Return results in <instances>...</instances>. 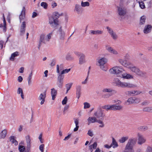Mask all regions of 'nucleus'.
I'll return each mask as SVG.
<instances>
[{"mask_svg": "<svg viewBox=\"0 0 152 152\" xmlns=\"http://www.w3.org/2000/svg\"><path fill=\"white\" fill-rule=\"evenodd\" d=\"M111 73L115 74L117 77H119L125 79H129L133 78V76L131 75L124 73V70L121 67L116 66L114 67L110 70Z\"/></svg>", "mask_w": 152, "mask_h": 152, "instance_id": "nucleus-1", "label": "nucleus"}, {"mask_svg": "<svg viewBox=\"0 0 152 152\" xmlns=\"http://www.w3.org/2000/svg\"><path fill=\"white\" fill-rule=\"evenodd\" d=\"M63 15V13L60 15L57 12H55L53 13V15L49 18V23L51 27L55 29L57 28V26L59 25L58 21V18L60 16Z\"/></svg>", "mask_w": 152, "mask_h": 152, "instance_id": "nucleus-2", "label": "nucleus"}, {"mask_svg": "<svg viewBox=\"0 0 152 152\" xmlns=\"http://www.w3.org/2000/svg\"><path fill=\"white\" fill-rule=\"evenodd\" d=\"M131 71L135 73L137 75L141 77L145 76L146 73L141 71L137 67L134 66L132 63L128 67Z\"/></svg>", "mask_w": 152, "mask_h": 152, "instance_id": "nucleus-3", "label": "nucleus"}, {"mask_svg": "<svg viewBox=\"0 0 152 152\" xmlns=\"http://www.w3.org/2000/svg\"><path fill=\"white\" fill-rule=\"evenodd\" d=\"M107 61V59L104 57L99 58L97 59V65L99 66L102 70L106 71L107 70V69L105 67V64Z\"/></svg>", "mask_w": 152, "mask_h": 152, "instance_id": "nucleus-4", "label": "nucleus"}, {"mask_svg": "<svg viewBox=\"0 0 152 152\" xmlns=\"http://www.w3.org/2000/svg\"><path fill=\"white\" fill-rule=\"evenodd\" d=\"M117 12L121 20L124 19V17L127 13L126 8L123 6L117 7Z\"/></svg>", "mask_w": 152, "mask_h": 152, "instance_id": "nucleus-5", "label": "nucleus"}, {"mask_svg": "<svg viewBox=\"0 0 152 152\" xmlns=\"http://www.w3.org/2000/svg\"><path fill=\"white\" fill-rule=\"evenodd\" d=\"M75 54L79 57V64L82 65L86 62L85 56L84 54L77 51L74 52Z\"/></svg>", "mask_w": 152, "mask_h": 152, "instance_id": "nucleus-6", "label": "nucleus"}, {"mask_svg": "<svg viewBox=\"0 0 152 152\" xmlns=\"http://www.w3.org/2000/svg\"><path fill=\"white\" fill-rule=\"evenodd\" d=\"M94 115L96 118H103L105 116V114L103 112V111L100 107L98 108L96 111L95 112Z\"/></svg>", "mask_w": 152, "mask_h": 152, "instance_id": "nucleus-7", "label": "nucleus"}, {"mask_svg": "<svg viewBox=\"0 0 152 152\" xmlns=\"http://www.w3.org/2000/svg\"><path fill=\"white\" fill-rule=\"evenodd\" d=\"M64 78V75H61L58 74L56 84L58 87L60 88L62 87Z\"/></svg>", "mask_w": 152, "mask_h": 152, "instance_id": "nucleus-8", "label": "nucleus"}, {"mask_svg": "<svg viewBox=\"0 0 152 152\" xmlns=\"http://www.w3.org/2000/svg\"><path fill=\"white\" fill-rule=\"evenodd\" d=\"M106 49L109 53L115 56L118 55V52L108 45H106L105 46Z\"/></svg>", "mask_w": 152, "mask_h": 152, "instance_id": "nucleus-9", "label": "nucleus"}, {"mask_svg": "<svg viewBox=\"0 0 152 152\" xmlns=\"http://www.w3.org/2000/svg\"><path fill=\"white\" fill-rule=\"evenodd\" d=\"M106 28L107 29L108 32L113 39L116 40L118 38V35L116 34V33L114 32L111 28L108 26H107Z\"/></svg>", "mask_w": 152, "mask_h": 152, "instance_id": "nucleus-10", "label": "nucleus"}, {"mask_svg": "<svg viewBox=\"0 0 152 152\" xmlns=\"http://www.w3.org/2000/svg\"><path fill=\"white\" fill-rule=\"evenodd\" d=\"M138 137L137 143L139 145H142L145 143L146 141V139L143 137V135L138 133L137 134Z\"/></svg>", "mask_w": 152, "mask_h": 152, "instance_id": "nucleus-11", "label": "nucleus"}, {"mask_svg": "<svg viewBox=\"0 0 152 152\" xmlns=\"http://www.w3.org/2000/svg\"><path fill=\"white\" fill-rule=\"evenodd\" d=\"M25 139L26 142V148L27 150H29L31 147V140L29 135L25 137Z\"/></svg>", "mask_w": 152, "mask_h": 152, "instance_id": "nucleus-12", "label": "nucleus"}, {"mask_svg": "<svg viewBox=\"0 0 152 152\" xmlns=\"http://www.w3.org/2000/svg\"><path fill=\"white\" fill-rule=\"evenodd\" d=\"M134 85L126 82H121L119 87H127L128 88H132L135 87Z\"/></svg>", "mask_w": 152, "mask_h": 152, "instance_id": "nucleus-13", "label": "nucleus"}, {"mask_svg": "<svg viewBox=\"0 0 152 152\" xmlns=\"http://www.w3.org/2000/svg\"><path fill=\"white\" fill-rule=\"evenodd\" d=\"M141 93V92L138 91L134 90L127 91L125 92V94L129 96H133L137 95Z\"/></svg>", "mask_w": 152, "mask_h": 152, "instance_id": "nucleus-14", "label": "nucleus"}, {"mask_svg": "<svg viewBox=\"0 0 152 152\" xmlns=\"http://www.w3.org/2000/svg\"><path fill=\"white\" fill-rule=\"evenodd\" d=\"M58 34L59 36L60 39L63 40L64 39L65 33L62 29V27L60 26L59 29L58 31Z\"/></svg>", "mask_w": 152, "mask_h": 152, "instance_id": "nucleus-15", "label": "nucleus"}, {"mask_svg": "<svg viewBox=\"0 0 152 152\" xmlns=\"http://www.w3.org/2000/svg\"><path fill=\"white\" fill-rule=\"evenodd\" d=\"M46 96V91L43 93H41L39 95L38 99L41 101L40 104L42 105L44 103L45 101V99Z\"/></svg>", "mask_w": 152, "mask_h": 152, "instance_id": "nucleus-16", "label": "nucleus"}, {"mask_svg": "<svg viewBox=\"0 0 152 152\" xmlns=\"http://www.w3.org/2000/svg\"><path fill=\"white\" fill-rule=\"evenodd\" d=\"M118 61L121 64L127 68H128L131 64L130 62H127L126 60L124 59H120Z\"/></svg>", "mask_w": 152, "mask_h": 152, "instance_id": "nucleus-17", "label": "nucleus"}, {"mask_svg": "<svg viewBox=\"0 0 152 152\" xmlns=\"http://www.w3.org/2000/svg\"><path fill=\"white\" fill-rule=\"evenodd\" d=\"M46 42L47 41L46 39H45V35L43 34L41 35L38 42V49H39V48L41 45L42 42L45 44Z\"/></svg>", "mask_w": 152, "mask_h": 152, "instance_id": "nucleus-18", "label": "nucleus"}, {"mask_svg": "<svg viewBox=\"0 0 152 152\" xmlns=\"http://www.w3.org/2000/svg\"><path fill=\"white\" fill-rule=\"evenodd\" d=\"M26 28V23L25 21L22 22L20 27V35H23L25 33Z\"/></svg>", "mask_w": 152, "mask_h": 152, "instance_id": "nucleus-19", "label": "nucleus"}, {"mask_svg": "<svg viewBox=\"0 0 152 152\" xmlns=\"http://www.w3.org/2000/svg\"><path fill=\"white\" fill-rule=\"evenodd\" d=\"M56 72H57L58 74L60 75H63V74L68 73L71 70L70 69H66L64 70H63L61 73H60L59 72V66L58 65H57L56 66Z\"/></svg>", "mask_w": 152, "mask_h": 152, "instance_id": "nucleus-20", "label": "nucleus"}, {"mask_svg": "<svg viewBox=\"0 0 152 152\" xmlns=\"http://www.w3.org/2000/svg\"><path fill=\"white\" fill-rule=\"evenodd\" d=\"M74 11L76 12L78 14H81L83 11L82 8L79 5L76 4L75 5Z\"/></svg>", "mask_w": 152, "mask_h": 152, "instance_id": "nucleus-21", "label": "nucleus"}, {"mask_svg": "<svg viewBox=\"0 0 152 152\" xmlns=\"http://www.w3.org/2000/svg\"><path fill=\"white\" fill-rule=\"evenodd\" d=\"M111 107V110L115 111L121 110L123 108L122 106L120 104L118 105L115 104L112 105Z\"/></svg>", "mask_w": 152, "mask_h": 152, "instance_id": "nucleus-22", "label": "nucleus"}, {"mask_svg": "<svg viewBox=\"0 0 152 152\" xmlns=\"http://www.w3.org/2000/svg\"><path fill=\"white\" fill-rule=\"evenodd\" d=\"M77 97L79 99L81 94V86L80 85H77L76 87Z\"/></svg>", "mask_w": 152, "mask_h": 152, "instance_id": "nucleus-23", "label": "nucleus"}, {"mask_svg": "<svg viewBox=\"0 0 152 152\" xmlns=\"http://www.w3.org/2000/svg\"><path fill=\"white\" fill-rule=\"evenodd\" d=\"M25 8L24 7L23 8L21 14L19 16V19L20 21L21 22V21L23 20L25 18Z\"/></svg>", "mask_w": 152, "mask_h": 152, "instance_id": "nucleus-24", "label": "nucleus"}, {"mask_svg": "<svg viewBox=\"0 0 152 152\" xmlns=\"http://www.w3.org/2000/svg\"><path fill=\"white\" fill-rule=\"evenodd\" d=\"M152 26L150 25H146L145 28L143 31L144 33L145 34H147L150 33L151 31Z\"/></svg>", "mask_w": 152, "mask_h": 152, "instance_id": "nucleus-25", "label": "nucleus"}, {"mask_svg": "<svg viewBox=\"0 0 152 152\" xmlns=\"http://www.w3.org/2000/svg\"><path fill=\"white\" fill-rule=\"evenodd\" d=\"M97 119L94 117H90L88 119V124L89 125L91 123L97 122Z\"/></svg>", "mask_w": 152, "mask_h": 152, "instance_id": "nucleus-26", "label": "nucleus"}, {"mask_svg": "<svg viewBox=\"0 0 152 152\" xmlns=\"http://www.w3.org/2000/svg\"><path fill=\"white\" fill-rule=\"evenodd\" d=\"M103 92L112 93L113 94H115L117 92L115 90H113L111 88H105L102 90Z\"/></svg>", "mask_w": 152, "mask_h": 152, "instance_id": "nucleus-27", "label": "nucleus"}, {"mask_svg": "<svg viewBox=\"0 0 152 152\" xmlns=\"http://www.w3.org/2000/svg\"><path fill=\"white\" fill-rule=\"evenodd\" d=\"M51 94L52 96V99L54 100L57 94V91L54 88L51 89Z\"/></svg>", "mask_w": 152, "mask_h": 152, "instance_id": "nucleus-28", "label": "nucleus"}, {"mask_svg": "<svg viewBox=\"0 0 152 152\" xmlns=\"http://www.w3.org/2000/svg\"><path fill=\"white\" fill-rule=\"evenodd\" d=\"M133 146L131 145L128 142L125 147V149L126 150H128L129 151L132 152V148Z\"/></svg>", "mask_w": 152, "mask_h": 152, "instance_id": "nucleus-29", "label": "nucleus"}, {"mask_svg": "<svg viewBox=\"0 0 152 152\" xmlns=\"http://www.w3.org/2000/svg\"><path fill=\"white\" fill-rule=\"evenodd\" d=\"M111 145L112 147L113 146V148L117 147L118 146L117 142L116 141L115 139L113 137L112 138V142Z\"/></svg>", "mask_w": 152, "mask_h": 152, "instance_id": "nucleus-30", "label": "nucleus"}, {"mask_svg": "<svg viewBox=\"0 0 152 152\" xmlns=\"http://www.w3.org/2000/svg\"><path fill=\"white\" fill-rule=\"evenodd\" d=\"M146 17L144 15L141 16L140 18V25H142L145 24L146 20Z\"/></svg>", "mask_w": 152, "mask_h": 152, "instance_id": "nucleus-31", "label": "nucleus"}, {"mask_svg": "<svg viewBox=\"0 0 152 152\" xmlns=\"http://www.w3.org/2000/svg\"><path fill=\"white\" fill-rule=\"evenodd\" d=\"M19 53L18 52H15L11 54V56L10 58L11 60L13 61L14 60V58L19 55Z\"/></svg>", "mask_w": 152, "mask_h": 152, "instance_id": "nucleus-32", "label": "nucleus"}, {"mask_svg": "<svg viewBox=\"0 0 152 152\" xmlns=\"http://www.w3.org/2000/svg\"><path fill=\"white\" fill-rule=\"evenodd\" d=\"M7 132L6 130L4 129L0 133V138H4L7 134Z\"/></svg>", "mask_w": 152, "mask_h": 152, "instance_id": "nucleus-33", "label": "nucleus"}, {"mask_svg": "<svg viewBox=\"0 0 152 152\" xmlns=\"http://www.w3.org/2000/svg\"><path fill=\"white\" fill-rule=\"evenodd\" d=\"M10 140L12 143L14 144L15 145H17L18 144V142L14 139L13 136H11L10 137Z\"/></svg>", "mask_w": 152, "mask_h": 152, "instance_id": "nucleus-34", "label": "nucleus"}, {"mask_svg": "<svg viewBox=\"0 0 152 152\" xmlns=\"http://www.w3.org/2000/svg\"><path fill=\"white\" fill-rule=\"evenodd\" d=\"M137 2L139 3V6L142 9H144L145 8V7L143 2L144 1H137Z\"/></svg>", "mask_w": 152, "mask_h": 152, "instance_id": "nucleus-35", "label": "nucleus"}, {"mask_svg": "<svg viewBox=\"0 0 152 152\" xmlns=\"http://www.w3.org/2000/svg\"><path fill=\"white\" fill-rule=\"evenodd\" d=\"M121 82V81H120L117 78H114L113 80V83H115L116 84V85L118 87H119Z\"/></svg>", "mask_w": 152, "mask_h": 152, "instance_id": "nucleus-36", "label": "nucleus"}, {"mask_svg": "<svg viewBox=\"0 0 152 152\" xmlns=\"http://www.w3.org/2000/svg\"><path fill=\"white\" fill-rule=\"evenodd\" d=\"M129 139L128 137H123L119 140V142L121 143H123L127 140Z\"/></svg>", "mask_w": 152, "mask_h": 152, "instance_id": "nucleus-37", "label": "nucleus"}, {"mask_svg": "<svg viewBox=\"0 0 152 152\" xmlns=\"http://www.w3.org/2000/svg\"><path fill=\"white\" fill-rule=\"evenodd\" d=\"M142 110L144 112H149L152 111V107H146L143 108Z\"/></svg>", "mask_w": 152, "mask_h": 152, "instance_id": "nucleus-38", "label": "nucleus"}, {"mask_svg": "<svg viewBox=\"0 0 152 152\" xmlns=\"http://www.w3.org/2000/svg\"><path fill=\"white\" fill-rule=\"evenodd\" d=\"M25 149V146L20 145V143H19L18 145V150L20 152H23Z\"/></svg>", "mask_w": 152, "mask_h": 152, "instance_id": "nucleus-39", "label": "nucleus"}, {"mask_svg": "<svg viewBox=\"0 0 152 152\" xmlns=\"http://www.w3.org/2000/svg\"><path fill=\"white\" fill-rule=\"evenodd\" d=\"M136 142V139H130L129 140L128 142L130 144L132 145V146H133V145Z\"/></svg>", "mask_w": 152, "mask_h": 152, "instance_id": "nucleus-40", "label": "nucleus"}, {"mask_svg": "<svg viewBox=\"0 0 152 152\" xmlns=\"http://www.w3.org/2000/svg\"><path fill=\"white\" fill-rule=\"evenodd\" d=\"M148 129L147 126H140L138 127V129L139 130L141 131H144L147 130Z\"/></svg>", "mask_w": 152, "mask_h": 152, "instance_id": "nucleus-41", "label": "nucleus"}, {"mask_svg": "<svg viewBox=\"0 0 152 152\" xmlns=\"http://www.w3.org/2000/svg\"><path fill=\"white\" fill-rule=\"evenodd\" d=\"M97 122L100 124V125L99 126V127L100 128H103L104 126V124L103 122L100 120H97Z\"/></svg>", "mask_w": 152, "mask_h": 152, "instance_id": "nucleus-42", "label": "nucleus"}, {"mask_svg": "<svg viewBox=\"0 0 152 152\" xmlns=\"http://www.w3.org/2000/svg\"><path fill=\"white\" fill-rule=\"evenodd\" d=\"M90 4L89 2L88 1H86L83 2L82 1L81 3V5L83 7H85L86 6H89Z\"/></svg>", "mask_w": 152, "mask_h": 152, "instance_id": "nucleus-43", "label": "nucleus"}, {"mask_svg": "<svg viewBox=\"0 0 152 152\" xmlns=\"http://www.w3.org/2000/svg\"><path fill=\"white\" fill-rule=\"evenodd\" d=\"M126 101L127 102H129V104L134 103V99L132 97H130Z\"/></svg>", "mask_w": 152, "mask_h": 152, "instance_id": "nucleus-44", "label": "nucleus"}, {"mask_svg": "<svg viewBox=\"0 0 152 152\" xmlns=\"http://www.w3.org/2000/svg\"><path fill=\"white\" fill-rule=\"evenodd\" d=\"M32 72H31V74L29 75L28 77L27 78V80L28 82V85H30V84L31 83V80L32 78Z\"/></svg>", "mask_w": 152, "mask_h": 152, "instance_id": "nucleus-45", "label": "nucleus"}, {"mask_svg": "<svg viewBox=\"0 0 152 152\" xmlns=\"http://www.w3.org/2000/svg\"><path fill=\"white\" fill-rule=\"evenodd\" d=\"M41 6L45 9H46L47 8L48 4L46 2H43L41 3Z\"/></svg>", "mask_w": 152, "mask_h": 152, "instance_id": "nucleus-46", "label": "nucleus"}, {"mask_svg": "<svg viewBox=\"0 0 152 152\" xmlns=\"http://www.w3.org/2000/svg\"><path fill=\"white\" fill-rule=\"evenodd\" d=\"M72 84V83H69L66 84L65 85V87L66 88V89H68V90H69L71 88Z\"/></svg>", "mask_w": 152, "mask_h": 152, "instance_id": "nucleus-47", "label": "nucleus"}, {"mask_svg": "<svg viewBox=\"0 0 152 152\" xmlns=\"http://www.w3.org/2000/svg\"><path fill=\"white\" fill-rule=\"evenodd\" d=\"M83 104L84 105V109L88 108H89L90 107V104L89 103H88L87 102H84L83 103Z\"/></svg>", "mask_w": 152, "mask_h": 152, "instance_id": "nucleus-48", "label": "nucleus"}, {"mask_svg": "<svg viewBox=\"0 0 152 152\" xmlns=\"http://www.w3.org/2000/svg\"><path fill=\"white\" fill-rule=\"evenodd\" d=\"M112 105H106L104 106L103 108L107 110H111Z\"/></svg>", "mask_w": 152, "mask_h": 152, "instance_id": "nucleus-49", "label": "nucleus"}, {"mask_svg": "<svg viewBox=\"0 0 152 152\" xmlns=\"http://www.w3.org/2000/svg\"><path fill=\"white\" fill-rule=\"evenodd\" d=\"M52 32H51L47 35V37L45 39L47 42L49 41V40L51 38V36L52 35Z\"/></svg>", "mask_w": 152, "mask_h": 152, "instance_id": "nucleus-50", "label": "nucleus"}, {"mask_svg": "<svg viewBox=\"0 0 152 152\" xmlns=\"http://www.w3.org/2000/svg\"><path fill=\"white\" fill-rule=\"evenodd\" d=\"M89 73V71H88V75L87 76V77L86 79L84 81L82 82L81 83L82 84H86L87 83L88 80V77Z\"/></svg>", "mask_w": 152, "mask_h": 152, "instance_id": "nucleus-51", "label": "nucleus"}, {"mask_svg": "<svg viewBox=\"0 0 152 152\" xmlns=\"http://www.w3.org/2000/svg\"><path fill=\"white\" fill-rule=\"evenodd\" d=\"M145 152H152V147L148 146L146 149Z\"/></svg>", "mask_w": 152, "mask_h": 152, "instance_id": "nucleus-52", "label": "nucleus"}, {"mask_svg": "<svg viewBox=\"0 0 152 152\" xmlns=\"http://www.w3.org/2000/svg\"><path fill=\"white\" fill-rule=\"evenodd\" d=\"M95 35H100L103 33V31L101 30H97L95 31Z\"/></svg>", "mask_w": 152, "mask_h": 152, "instance_id": "nucleus-53", "label": "nucleus"}, {"mask_svg": "<svg viewBox=\"0 0 152 152\" xmlns=\"http://www.w3.org/2000/svg\"><path fill=\"white\" fill-rule=\"evenodd\" d=\"M42 134H41L39 135L38 138H39V140L40 142L42 143L44 142V140L43 139H42Z\"/></svg>", "mask_w": 152, "mask_h": 152, "instance_id": "nucleus-54", "label": "nucleus"}, {"mask_svg": "<svg viewBox=\"0 0 152 152\" xmlns=\"http://www.w3.org/2000/svg\"><path fill=\"white\" fill-rule=\"evenodd\" d=\"M45 145L44 144H42L39 146V149L41 152H44V148Z\"/></svg>", "mask_w": 152, "mask_h": 152, "instance_id": "nucleus-55", "label": "nucleus"}, {"mask_svg": "<svg viewBox=\"0 0 152 152\" xmlns=\"http://www.w3.org/2000/svg\"><path fill=\"white\" fill-rule=\"evenodd\" d=\"M134 103L137 104L140 102L141 101V99L139 98H136L134 99Z\"/></svg>", "mask_w": 152, "mask_h": 152, "instance_id": "nucleus-56", "label": "nucleus"}, {"mask_svg": "<svg viewBox=\"0 0 152 152\" xmlns=\"http://www.w3.org/2000/svg\"><path fill=\"white\" fill-rule=\"evenodd\" d=\"M67 102V97L66 96H65L64 99L62 101V104L63 105L65 104H66Z\"/></svg>", "mask_w": 152, "mask_h": 152, "instance_id": "nucleus-57", "label": "nucleus"}, {"mask_svg": "<svg viewBox=\"0 0 152 152\" xmlns=\"http://www.w3.org/2000/svg\"><path fill=\"white\" fill-rule=\"evenodd\" d=\"M87 134L91 137H92L94 135L93 132L91 130L88 131Z\"/></svg>", "mask_w": 152, "mask_h": 152, "instance_id": "nucleus-58", "label": "nucleus"}, {"mask_svg": "<svg viewBox=\"0 0 152 152\" xmlns=\"http://www.w3.org/2000/svg\"><path fill=\"white\" fill-rule=\"evenodd\" d=\"M23 91L22 89L20 88H19L18 89L17 93L18 94L22 93Z\"/></svg>", "mask_w": 152, "mask_h": 152, "instance_id": "nucleus-59", "label": "nucleus"}, {"mask_svg": "<svg viewBox=\"0 0 152 152\" xmlns=\"http://www.w3.org/2000/svg\"><path fill=\"white\" fill-rule=\"evenodd\" d=\"M149 104V102L147 101H145L143 102H142L141 105L142 106H146L147 105Z\"/></svg>", "mask_w": 152, "mask_h": 152, "instance_id": "nucleus-60", "label": "nucleus"}, {"mask_svg": "<svg viewBox=\"0 0 152 152\" xmlns=\"http://www.w3.org/2000/svg\"><path fill=\"white\" fill-rule=\"evenodd\" d=\"M56 64V61L55 60L53 59L52 60L51 63H50V65L51 66H54Z\"/></svg>", "mask_w": 152, "mask_h": 152, "instance_id": "nucleus-61", "label": "nucleus"}, {"mask_svg": "<svg viewBox=\"0 0 152 152\" xmlns=\"http://www.w3.org/2000/svg\"><path fill=\"white\" fill-rule=\"evenodd\" d=\"M111 96V95L109 94H104L103 96V97L105 98H109L110 96Z\"/></svg>", "mask_w": 152, "mask_h": 152, "instance_id": "nucleus-62", "label": "nucleus"}, {"mask_svg": "<svg viewBox=\"0 0 152 152\" xmlns=\"http://www.w3.org/2000/svg\"><path fill=\"white\" fill-rule=\"evenodd\" d=\"M97 144L96 142H95L92 145H91L93 148L96 149V148Z\"/></svg>", "mask_w": 152, "mask_h": 152, "instance_id": "nucleus-63", "label": "nucleus"}, {"mask_svg": "<svg viewBox=\"0 0 152 152\" xmlns=\"http://www.w3.org/2000/svg\"><path fill=\"white\" fill-rule=\"evenodd\" d=\"M23 79L22 77L21 76H19L18 77V81L20 83L22 82Z\"/></svg>", "mask_w": 152, "mask_h": 152, "instance_id": "nucleus-64", "label": "nucleus"}]
</instances>
